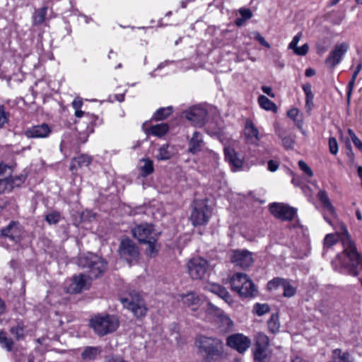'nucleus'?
<instances>
[{
    "mask_svg": "<svg viewBox=\"0 0 362 362\" xmlns=\"http://www.w3.org/2000/svg\"><path fill=\"white\" fill-rule=\"evenodd\" d=\"M90 285L91 277L80 274L73 276L69 290L71 293H79L84 290L88 289Z\"/></svg>",
    "mask_w": 362,
    "mask_h": 362,
    "instance_id": "nucleus-17",
    "label": "nucleus"
},
{
    "mask_svg": "<svg viewBox=\"0 0 362 362\" xmlns=\"http://www.w3.org/2000/svg\"><path fill=\"white\" fill-rule=\"evenodd\" d=\"M262 90L264 93L267 94L269 96L272 98L274 97V94L272 93L271 87L263 86L262 87Z\"/></svg>",
    "mask_w": 362,
    "mask_h": 362,
    "instance_id": "nucleus-62",
    "label": "nucleus"
},
{
    "mask_svg": "<svg viewBox=\"0 0 362 362\" xmlns=\"http://www.w3.org/2000/svg\"><path fill=\"white\" fill-rule=\"evenodd\" d=\"M204 145V141L202 134L198 132H194L189 141L187 151L192 154H197L202 150Z\"/></svg>",
    "mask_w": 362,
    "mask_h": 362,
    "instance_id": "nucleus-22",
    "label": "nucleus"
},
{
    "mask_svg": "<svg viewBox=\"0 0 362 362\" xmlns=\"http://www.w3.org/2000/svg\"><path fill=\"white\" fill-rule=\"evenodd\" d=\"M221 321L223 324L226 325L228 327H231L233 325V321L226 315L221 316Z\"/></svg>",
    "mask_w": 362,
    "mask_h": 362,
    "instance_id": "nucleus-59",
    "label": "nucleus"
},
{
    "mask_svg": "<svg viewBox=\"0 0 362 362\" xmlns=\"http://www.w3.org/2000/svg\"><path fill=\"white\" fill-rule=\"evenodd\" d=\"M284 279L282 278H274L269 281L267 284V288L269 290L276 289L279 287H281L282 283Z\"/></svg>",
    "mask_w": 362,
    "mask_h": 362,
    "instance_id": "nucleus-49",
    "label": "nucleus"
},
{
    "mask_svg": "<svg viewBox=\"0 0 362 362\" xmlns=\"http://www.w3.org/2000/svg\"><path fill=\"white\" fill-rule=\"evenodd\" d=\"M361 69H362V59H360L359 62H358L357 66L356 67V69L352 74L351 78L348 84V88H348V90H347V101H348V103H349V101H350L352 91L354 88L356 79L359 72L361 71Z\"/></svg>",
    "mask_w": 362,
    "mask_h": 362,
    "instance_id": "nucleus-30",
    "label": "nucleus"
},
{
    "mask_svg": "<svg viewBox=\"0 0 362 362\" xmlns=\"http://www.w3.org/2000/svg\"><path fill=\"white\" fill-rule=\"evenodd\" d=\"M254 359L257 362H267L271 352L269 350V339L262 332H258L255 337Z\"/></svg>",
    "mask_w": 362,
    "mask_h": 362,
    "instance_id": "nucleus-8",
    "label": "nucleus"
},
{
    "mask_svg": "<svg viewBox=\"0 0 362 362\" xmlns=\"http://www.w3.org/2000/svg\"><path fill=\"white\" fill-rule=\"evenodd\" d=\"M207 112L201 107H193L185 113V117L189 120L192 125L202 127L204 125Z\"/></svg>",
    "mask_w": 362,
    "mask_h": 362,
    "instance_id": "nucleus-18",
    "label": "nucleus"
},
{
    "mask_svg": "<svg viewBox=\"0 0 362 362\" xmlns=\"http://www.w3.org/2000/svg\"><path fill=\"white\" fill-rule=\"evenodd\" d=\"M13 341L12 339L7 337L6 333L4 331L0 332V346L6 349L8 351L12 350Z\"/></svg>",
    "mask_w": 362,
    "mask_h": 362,
    "instance_id": "nucleus-39",
    "label": "nucleus"
},
{
    "mask_svg": "<svg viewBox=\"0 0 362 362\" xmlns=\"http://www.w3.org/2000/svg\"><path fill=\"white\" fill-rule=\"evenodd\" d=\"M153 226L150 223H141L132 229V234L141 243H146L148 239L155 238L152 235Z\"/></svg>",
    "mask_w": 362,
    "mask_h": 362,
    "instance_id": "nucleus-16",
    "label": "nucleus"
},
{
    "mask_svg": "<svg viewBox=\"0 0 362 362\" xmlns=\"http://www.w3.org/2000/svg\"><path fill=\"white\" fill-rule=\"evenodd\" d=\"M92 161L91 157L88 155H81L76 158L72 159L70 170L74 171L77 170L78 168H81L83 166H88Z\"/></svg>",
    "mask_w": 362,
    "mask_h": 362,
    "instance_id": "nucleus-26",
    "label": "nucleus"
},
{
    "mask_svg": "<svg viewBox=\"0 0 362 362\" xmlns=\"http://www.w3.org/2000/svg\"><path fill=\"white\" fill-rule=\"evenodd\" d=\"M281 288L284 290L283 295L284 297L291 298L296 293V288L293 286H292L289 281L287 279H284V281L281 285Z\"/></svg>",
    "mask_w": 362,
    "mask_h": 362,
    "instance_id": "nucleus-37",
    "label": "nucleus"
},
{
    "mask_svg": "<svg viewBox=\"0 0 362 362\" xmlns=\"http://www.w3.org/2000/svg\"><path fill=\"white\" fill-rule=\"evenodd\" d=\"M247 142L257 145L259 141V130L250 119H247L244 129Z\"/></svg>",
    "mask_w": 362,
    "mask_h": 362,
    "instance_id": "nucleus-21",
    "label": "nucleus"
},
{
    "mask_svg": "<svg viewBox=\"0 0 362 362\" xmlns=\"http://www.w3.org/2000/svg\"><path fill=\"white\" fill-rule=\"evenodd\" d=\"M231 289L242 298L256 296L257 290L254 283L243 273H236L230 278Z\"/></svg>",
    "mask_w": 362,
    "mask_h": 362,
    "instance_id": "nucleus-3",
    "label": "nucleus"
},
{
    "mask_svg": "<svg viewBox=\"0 0 362 362\" xmlns=\"http://www.w3.org/2000/svg\"><path fill=\"white\" fill-rule=\"evenodd\" d=\"M78 266L89 269L90 275L94 278L98 277L107 269V262L100 257L90 254L81 256L78 259Z\"/></svg>",
    "mask_w": 362,
    "mask_h": 362,
    "instance_id": "nucleus-4",
    "label": "nucleus"
},
{
    "mask_svg": "<svg viewBox=\"0 0 362 362\" xmlns=\"http://www.w3.org/2000/svg\"><path fill=\"white\" fill-rule=\"evenodd\" d=\"M24 328L23 322H18L16 325L11 327L10 332L17 340H20L24 337Z\"/></svg>",
    "mask_w": 362,
    "mask_h": 362,
    "instance_id": "nucleus-40",
    "label": "nucleus"
},
{
    "mask_svg": "<svg viewBox=\"0 0 362 362\" xmlns=\"http://www.w3.org/2000/svg\"><path fill=\"white\" fill-rule=\"evenodd\" d=\"M269 310H270L269 306L267 303H263V304L256 303L254 305V311L259 316H262V315L269 313Z\"/></svg>",
    "mask_w": 362,
    "mask_h": 362,
    "instance_id": "nucleus-44",
    "label": "nucleus"
},
{
    "mask_svg": "<svg viewBox=\"0 0 362 362\" xmlns=\"http://www.w3.org/2000/svg\"><path fill=\"white\" fill-rule=\"evenodd\" d=\"M269 211L276 218L281 221H292L297 213V209L283 203L269 204Z\"/></svg>",
    "mask_w": 362,
    "mask_h": 362,
    "instance_id": "nucleus-11",
    "label": "nucleus"
},
{
    "mask_svg": "<svg viewBox=\"0 0 362 362\" xmlns=\"http://www.w3.org/2000/svg\"><path fill=\"white\" fill-rule=\"evenodd\" d=\"M303 90L305 94V97H314L312 92V86L310 83H305L303 86Z\"/></svg>",
    "mask_w": 362,
    "mask_h": 362,
    "instance_id": "nucleus-57",
    "label": "nucleus"
},
{
    "mask_svg": "<svg viewBox=\"0 0 362 362\" xmlns=\"http://www.w3.org/2000/svg\"><path fill=\"white\" fill-rule=\"evenodd\" d=\"M339 240V233H329L325 235L323 240L324 248H330L335 244L338 243Z\"/></svg>",
    "mask_w": 362,
    "mask_h": 362,
    "instance_id": "nucleus-34",
    "label": "nucleus"
},
{
    "mask_svg": "<svg viewBox=\"0 0 362 362\" xmlns=\"http://www.w3.org/2000/svg\"><path fill=\"white\" fill-rule=\"evenodd\" d=\"M194 345L198 356L204 362H220L224 357V344L217 337L198 335Z\"/></svg>",
    "mask_w": 362,
    "mask_h": 362,
    "instance_id": "nucleus-1",
    "label": "nucleus"
},
{
    "mask_svg": "<svg viewBox=\"0 0 362 362\" xmlns=\"http://www.w3.org/2000/svg\"><path fill=\"white\" fill-rule=\"evenodd\" d=\"M291 49L298 56H305L309 50V46L308 44H304L301 47H298L297 45L296 47L291 48Z\"/></svg>",
    "mask_w": 362,
    "mask_h": 362,
    "instance_id": "nucleus-47",
    "label": "nucleus"
},
{
    "mask_svg": "<svg viewBox=\"0 0 362 362\" xmlns=\"http://www.w3.org/2000/svg\"><path fill=\"white\" fill-rule=\"evenodd\" d=\"M313 98L314 97H310V98L309 97H305V106L308 110L312 109L313 105Z\"/></svg>",
    "mask_w": 362,
    "mask_h": 362,
    "instance_id": "nucleus-63",
    "label": "nucleus"
},
{
    "mask_svg": "<svg viewBox=\"0 0 362 362\" xmlns=\"http://www.w3.org/2000/svg\"><path fill=\"white\" fill-rule=\"evenodd\" d=\"M341 234L339 235V240H341L342 245L346 246L354 243V242L351 239V236L346 227L344 224L341 226Z\"/></svg>",
    "mask_w": 362,
    "mask_h": 362,
    "instance_id": "nucleus-42",
    "label": "nucleus"
},
{
    "mask_svg": "<svg viewBox=\"0 0 362 362\" xmlns=\"http://www.w3.org/2000/svg\"><path fill=\"white\" fill-rule=\"evenodd\" d=\"M224 154L226 160L233 167L240 168L243 165V160L237 156L233 148L230 147L224 148Z\"/></svg>",
    "mask_w": 362,
    "mask_h": 362,
    "instance_id": "nucleus-25",
    "label": "nucleus"
},
{
    "mask_svg": "<svg viewBox=\"0 0 362 362\" xmlns=\"http://www.w3.org/2000/svg\"><path fill=\"white\" fill-rule=\"evenodd\" d=\"M354 144V146L362 152V141L357 138L354 141H352Z\"/></svg>",
    "mask_w": 362,
    "mask_h": 362,
    "instance_id": "nucleus-64",
    "label": "nucleus"
},
{
    "mask_svg": "<svg viewBox=\"0 0 362 362\" xmlns=\"http://www.w3.org/2000/svg\"><path fill=\"white\" fill-rule=\"evenodd\" d=\"M13 167L4 163H0V175L13 176Z\"/></svg>",
    "mask_w": 362,
    "mask_h": 362,
    "instance_id": "nucleus-46",
    "label": "nucleus"
},
{
    "mask_svg": "<svg viewBox=\"0 0 362 362\" xmlns=\"http://www.w3.org/2000/svg\"><path fill=\"white\" fill-rule=\"evenodd\" d=\"M235 266L242 269H247L253 263L252 253L247 250H234L230 258Z\"/></svg>",
    "mask_w": 362,
    "mask_h": 362,
    "instance_id": "nucleus-15",
    "label": "nucleus"
},
{
    "mask_svg": "<svg viewBox=\"0 0 362 362\" xmlns=\"http://www.w3.org/2000/svg\"><path fill=\"white\" fill-rule=\"evenodd\" d=\"M51 133V129L48 124H41L40 125L33 126L28 129L25 132V135L28 138H46Z\"/></svg>",
    "mask_w": 362,
    "mask_h": 362,
    "instance_id": "nucleus-19",
    "label": "nucleus"
},
{
    "mask_svg": "<svg viewBox=\"0 0 362 362\" xmlns=\"http://www.w3.org/2000/svg\"><path fill=\"white\" fill-rule=\"evenodd\" d=\"M329 148L332 154L336 155L338 153V144L335 138L329 139Z\"/></svg>",
    "mask_w": 362,
    "mask_h": 362,
    "instance_id": "nucleus-52",
    "label": "nucleus"
},
{
    "mask_svg": "<svg viewBox=\"0 0 362 362\" xmlns=\"http://www.w3.org/2000/svg\"><path fill=\"white\" fill-rule=\"evenodd\" d=\"M47 7H42L36 10L33 16V23L35 25L42 23L47 15Z\"/></svg>",
    "mask_w": 362,
    "mask_h": 362,
    "instance_id": "nucleus-38",
    "label": "nucleus"
},
{
    "mask_svg": "<svg viewBox=\"0 0 362 362\" xmlns=\"http://www.w3.org/2000/svg\"><path fill=\"white\" fill-rule=\"evenodd\" d=\"M287 115L291 119H292L293 121H296V119H297V117L299 115V111L298 109L293 108V109L290 110L288 112Z\"/></svg>",
    "mask_w": 362,
    "mask_h": 362,
    "instance_id": "nucleus-58",
    "label": "nucleus"
},
{
    "mask_svg": "<svg viewBox=\"0 0 362 362\" xmlns=\"http://www.w3.org/2000/svg\"><path fill=\"white\" fill-rule=\"evenodd\" d=\"M25 180L26 175L24 174L0 177V194L11 192L15 187H21Z\"/></svg>",
    "mask_w": 362,
    "mask_h": 362,
    "instance_id": "nucleus-14",
    "label": "nucleus"
},
{
    "mask_svg": "<svg viewBox=\"0 0 362 362\" xmlns=\"http://www.w3.org/2000/svg\"><path fill=\"white\" fill-rule=\"evenodd\" d=\"M207 288L211 293L216 294L220 298L223 299L228 304L233 303V300L230 293L226 290V288L222 286L216 284H211L207 286Z\"/></svg>",
    "mask_w": 362,
    "mask_h": 362,
    "instance_id": "nucleus-23",
    "label": "nucleus"
},
{
    "mask_svg": "<svg viewBox=\"0 0 362 362\" xmlns=\"http://www.w3.org/2000/svg\"><path fill=\"white\" fill-rule=\"evenodd\" d=\"M343 253L348 257L349 262L344 264L350 275L357 276L362 268V257L357 252L355 243L343 246Z\"/></svg>",
    "mask_w": 362,
    "mask_h": 362,
    "instance_id": "nucleus-6",
    "label": "nucleus"
},
{
    "mask_svg": "<svg viewBox=\"0 0 362 362\" xmlns=\"http://www.w3.org/2000/svg\"><path fill=\"white\" fill-rule=\"evenodd\" d=\"M211 215L210 208L204 200L195 201L190 215V221L193 226L206 224Z\"/></svg>",
    "mask_w": 362,
    "mask_h": 362,
    "instance_id": "nucleus-7",
    "label": "nucleus"
},
{
    "mask_svg": "<svg viewBox=\"0 0 362 362\" xmlns=\"http://www.w3.org/2000/svg\"><path fill=\"white\" fill-rule=\"evenodd\" d=\"M209 267L208 261L201 257H192L187 262V272L193 279H203L208 272Z\"/></svg>",
    "mask_w": 362,
    "mask_h": 362,
    "instance_id": "nucleus-9",
    "label": "nucleus"
},
{
    "mask_svg": "<svg viewBox=\"0 0 362 362\" xmlns=\"http://www.w3.org/2000/svg\"><path fill=\"white\" fill-rule=\"evenodd\" d=\"M145 243L147 244L148 247L146 249L147 254L151 257H155L157 255L159 250V245L157 243L156 238H150Z\"/></svg>",
    "mask_w": 362,
    "mask_h": 362,
    "instance_id": "nucleus-32",
    "label": "nucleus"
},
{
    "mask_svg": "<svg viewBox=\"0 0 362 362\" xmlns=\"http://www.w3.org/2000/svg\"><path fill=\"white\" fill-rule=\"evenodd\" d=\"M101 352L100 346H86L81 353V358L84 361L95 360Z\"/></svg>",
    "mask_w": 362,
    "mask_h": 362,
    "instance_id": "nucleus-27",
    "label": "nucleus"
},
{
    "mask_svg": "<svg viewBox=\"0 0 362 362\" xmlns=\"http://www.w3.org/2000/svg\"><path fill=\"white\" fill-rule=\"evenodd\" d=\"M83 105V101L81 99L76 98L72 102V106L74 110L81 109Z\"/></svg>",
    "mask_w": 362,
    "mask_h": 362,
    "instance_id": "nucleus-61",
    "label": "nucleus"
},
{
    "mask_svg": "<svg viewBox=\"0 0 362 362\" xmlns=\"http://www.w3.org/2000/svg\"><path fill=\"white\" fill-rule=\"evenodd\" d=\"M331 362H354V361L348 352L336 349L333 351Z\"/></svg>",
    "mask_w": 362,
    "mask_h": 362,
    "instance_id": "nucleus-29",
    "label": "nucleus"
},
{
    "mask_svg": "<svg viewBox=\"0 0 362 362\" xmlns=\"http://www.w3.org/2000/svg\"><path fill=\"white\" fill-rule=\"evenodd\" d=\"M269 330L276 334L279 332L280 328V323L278 314H272L267 322Z\"/></svg>",
    "mask_w": 362,
    "mask_h": 362,
    "instance_id": "nucleus-33",
    "label": "nucleus"
},
{
    "mask_svg": "<svg viewBox=\"0 0 362 362\" xmlns=\"http://www.w3.org/2000/svg\"><path fill=\"white\" fill-rule=\"evenodd\" d=\"M169 129V127L166 123H160L154 126H152L151 128V133L153 135L157 136H162L165 135Z\"/></svg>",
    "mask_w": 362,
    "mask_h": 362,
    "instance_id": "nucleus-35",
    "label": "nucleus"
},
{
    "mask_svg": "<svg viewBox=\"0 0 362 362\" xmlns=\"http://www.w3.org/2000/svg\"><path fill=\"white\" fill-rule=\"evenodd\" d=\"M258 103L259 106L266 110L275 112L277 110L276 105L264 95L259 96Z\"/></svg>",
    "mask_w": 362,
    "mask_h": 362,
    "instance_id": "nucleus-31",
    "label": "nucleus"
},
{
    "mask_svg": "<svg viewBox=\"0 0 362 362\" xmlns=\"http://www.w3.org/2000/svg\"><path fill=\"white\" fill-rule=\"evenodd\" d=\"M89 325L97 335L103 337L115 332L119 325V321L113 315L98 314L91 317Z\"/></svg>",
    "mask_w": 362,
    "mask_h": 362,
    "instance_id": "nucleus-2",
    "label": "nucleus"
},
{
    "mask_svg": "<svg viewBox=\"0 0 362 362\" xmlns=\"http://www.w3.org/2000/svg\"><path fill=\"white\" fill-rule=\"evenodd\" d=\"M240 14L242 16V19L244 21L248 20L252 18V13L250 9L249 8H240L239 10Z\"/></svg>",
    "mask_w": 362,
    "mask_h": 362,
    "instance_id": "nucleus-54",
    "label": "nucleus"
},
{
    "mask_svg": "<svg viewBox=\"0 0 362 362\" xmlns=\"http://www.w3.org/2000/svg\"><path fill=\"white\" fill-rule=\"evenodd\" d=\"M173 112V107L171 106L167 107L159 108L154 115V118L156 120H163L167 118Z\"/></svg>",
    "mask_w": 362,
    "mask_h": 362,
    "instance_id": "nucleus-41",
    "label": "nucleus"
},
{
    "mask_svg": "<svg viewBox=\"0 0 362 362\" xmlns=\"http://www.w3.org/2000/svg\"><path fill=\"white\" fill-rule=\"evenodd\" d=\"M302 37V33H298L293 37L292 41L288 45V49L294 48L298 45V43Z\"/></svg>",
    "mask_w": 362,
    "mask_h": 362,
    "instance_id": "nucleus-55",
    "label": "nucleus"
},
{
    "mask_svg": "<svg viewBox=\"0 0 362 362\" xmlns=\"http://www.w3.org/2000/svg\"><path fill=\"white\" fill-rule=\"evenodd\" d=\"M298 166L300 169L304 171L309 177H313V173L311 168L303 160L298 161Z\"/></svg>",
    "mask_w": 362,
    "mask_h": 362,
    "instance_id": "nucleus-53",
    "label": "nucleus"
},
{
    "mask_svg": "<svg viewBox=\"0 0 362 362\" xmlns=\"http://www.w3.org/2000/svg\"><path fill=\"white\" fill-rule=\"evenodd\" d=\"M252 34L254 35V38L262 46L267 48L271 47L270 44L266 41L264 37L259 32H254Z\"/></svg>",
    "mask_w": 362,
    "mask_h": 362,
    "instance_id": "nucleus-51",
    "label": "nucleus"
},
{
    "mask_svg": "<svg viewBox=\"0 0 362 362\" xmlns=\"http://www.w3.org/2000/svg\"><path fill=\"white\" fill-rule=\"evenodd\" d=\"M226 344L238 353L243 354L250 348L251 340L244 334L237 333L227 337Z\"/></svg>",
    "mask_w": 362,
    "mask_h": 362,
    "instance_id": "nucleus-12",
    "label": "nucleus"
},
{
    "mask_svg": "<svg viewBox=\"0 0 362 362\" xmlns=\"http://www.w3.org/2000/svg\"><path fill=\"white\" fill-rule=\"evenodd\" d=\"M1 235L2 237L9 238L14 243H18L21 240V229L18 225L13 221L1 230Z\"/></svg>",
    "mask_w": 362,
    "mask_h": 362,
    "instance_id": "nucleus-20",
    "label": "nucleus"
},
{
    "mask_svg": "<svg viewBox=\"0 0 362 362\" xmlns=\"http://www.w3.org/2000/svg\"><path fill=\"white\" fill-rule=\"evenodd\" d=\"M121 303L125 308L130 310L137 317H144L146 314L147 308L144 299L134 291L130 292L127 297L122 298Z\"/></svg>",
    "mask_w": 362,
    "mask_h": 362,
    "instance_id": "nucleus-5",
    "label": "nucleus"
},
{
    "mask_svg": "<svg viewBox=\"0 0 362 362\" xmlns=\"http://www.w3.org/2000/svg\"><path fill=\"white\" fill-rule=\"evenodd\" d=\"M180 300L187 307H192V310H196L200 303L198 295L194 292L180 296Z\"/></svg>",
    "mask_w": 362,
    "mask_h": 362,
    "instance_id": "nucleus-24",
    "label": "nucleus"
},
{
    "mask_svg": "<svg viewBox=\"0 0 362 362\" xmlns=\"http://www.w3.org/2000/svg\"><path fill=\"white\" fill-rule=\"evenodd\" d=\"M349 48V45L346 42L337 45L325 59V63L326 66L330 69L334 68L341 62Z\"/></svg>",
    "mask_w": 362,
    "mask_h": 362,
    "instance_id": "nucleus-13",
    "label": "nucleus"
},
{
    "mask_svg": "<svg viewBox=\"0 0 362 362\" xmlns=\"http://www.w3.org/2000/svg\"><path fill=\"white\" fill-rule=\"evenodd\" d=\"M279 168V164L272 160H270L269 162H268V170L271 172H275L276 170H277Z\"/></svg>",
    "mask_w": 362,
    "mask_h": 362,
    "instance_id": "nucleus-60",
    "label": "nucleus"
},
{
    "mask_svg": "<svg viewBox=\"0 0 362 362\" xmlns=\"http://www.w3.org/2000/svg\"><path fill=\"white\" fill-rule=\"evenodd\" d=\"M118 252L119 256L129 264L138 261L139 258L138 247L133 240L127 238L121 240Z\"/></svg>",
    "mask_w": 362,
    "mask_h": 362,
    "instance_id": "nucleus-10",
    "label": "nucleus"
},
{
    "mask_svg": "<svg viewBox=\"0 0 362 362\" xmlns=\"http://www.w3.org/2000/svg\"><path fill=\"white\" fill-rule=\"evenodd\" d=\"M9 113L6 111L4 105H0V129L8 122Z\"/></svg>",
    "mask_w": 362,
    "mask_h": 362,
    "instance_id": "nucleus-45",
    "label": "nucleus"
},
{
    "mask_svg": "<svg viewBox=\"0 0 362 362\" xmlns=\"http://www.w3.org/2000/svg\"><path fill=\"white\" fill-rule=\"evenodd\" d=\"M281 138L282 144L286 148H292L293 147L294 139L291 135L281 136Z\"/></svg>",
    "mask_w": 362,
    "mask_h": 362,
    "instance_id": "nucleus-48",
    "label": "nucleus"
},
{
    "mask_svg": "<svg viewBox=\"0 0 362 362\" xmlns=\"http://www.w3.org/2000/svg\"><path fill=\"white\" fill-rule=\"evenodd\" d=\"M168 148V144H164L158 148V153L156 155V158L158 160H166L171 158L172 153Z\"/></svg>",
    "mask_w": 362,
    "mask_h": 362,
    "instance_id": "nucleus-36",
    "label": "nucleus"
},
{
    "mask_svg": "<svg viewBox=\"0 0 362 362\" xmlns=\"http://www.w3.org/2000/svg\"><path fill=\"white\" fill-rule=\"evenodd\" d=\"M144 165L141 167V173L144 176L150 175L153 172V161L150 159H143Z\"/></svg>",
    "mask_w": 362,
    "mask_h": 362,
    "instance_id": "nucleus-43",
    "label": "nucleus"
},
{
    "mask_svg": "<svg viewBox=\"0 0 362 362\" xmlns=\"http://www.w3.org/2000/svg\"><path fill=\"white\" fill-rule=\"evenodd\" d=\"M204 155L206 157L211 158L214 162H216L218 159V153L210 149L204 150Z\"/></svg>",
    "mask_w": 362,
    "mask_h": 362,
    "instance_id": "nucleus-56",
    "label": "nucleus"
},
{
    "mask_svg": "<svg viewBox=\"0 0 362 362\" xmlns=\"http://www.w3.org/2000/svg\"><path fill=\"white\" fill-rule=\"evenodd\" d=\"M317 198L322 204V206L326 209L330 214H335V209L331 203L328 197L327 193L325 190H320L317 194Z\"/></svg>",
    "mask_w": 362,
    "mask_h": 362,
    "instance_id": "nucleus-28",
    "label": "nucleus"
},
{
    "mask_svg": "<svg viewBox=\"0 0 362 362\" xmlns=\"http://www.w3.org/2000/svg\"><path fill=\"white\" fill-rule=\"evenodd\" d=\"M59 218H60V215L58 212H53V213L47 214L45 217V220L49 224H56L59 222Z\"/></svg>",
    "mask_w": 362,
    "mask_h": 362,
    "instance_id": "nucleus-50",
    "label": "nucleus"
}]
</instances>
